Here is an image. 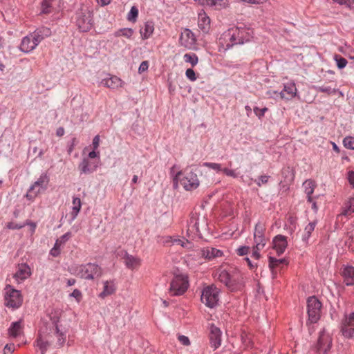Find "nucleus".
<instances>
[{
    "mask_svg": "<svg viewBox=\"0 0 354 354\" xmlns=\"http://www.w3.org/2000/svg\"><path fill=\"white\" fill-rule=\"evenodd\" d=\"M218 279L231 291L241 290L244 284L243 274L237 268L230 267L228 270H221Z\"/></svg>",
    "mask_w": 354,
    "mask_h": 354,
    "instance_id": "f257e3e1",
    "label": "nucleus"
},
{
    "mask_svg": "<svg viewBox=\"0 0 354 354\" xmlns=\"http://www.w3.org/2000/svg\"><path fill=\"white\" fill-rule=\"evenodd\" d=\"M203 165L205 167L214 169L216 171H223V169H222L221 164L216 163V162H205L203 164Z\"/></svg>",
    "mask_w": 354,
    "mask_h": 354,
    "instance_id": "de8ad7c7",
    "label": "nucleus"
},
{
    "mask_svg": "<svg viewBox=\"0 0 354 354\" xmlns=\"http://www.w3.org/2000/svg\"><path fill=\"white\" fill-rule=\"evenodd\" d=\"M209 339L210 346L214 349H217L221 345L222 332L221 329L214 324L209 325Z\"/></svg>",
    "mask_w": 354,
    "mask_h": 354,
    "instance_id": "4468645a",
    "label": "nucleus"
},
{
    "mask_svg": "<svg viewBox=\"0 0 354 354\" xmlns=\"http://www.w3.org/2000/svg\"><path fill=\"white\" fill-rule=\"evenodd\" d=\"M266 226L264 223L259 221L254 227V241L256 248L258 250H262L266 244V239L265 237Z\"/></svg>",
    "mask_w": 354,
    "mask_h": 354,
    "instance_id": "ddd939ff",
    "label": "nucleus"
},
{
    "mask_svg": "<svg viewBox=\"0 0 354 354\" xmlns=\"http://www.w3.org/2000/svg\"><path fill=\"white\" fill-rule=\"evenodd\" d=\"M149 68V62L148 61H143L141 62L139 68H138V73L140 74L147 71Z\"/></svg>",
    "mask_w": 354,
    "mask_h": 354,
    "instance_id": "13d9d810",
    "label": "nucleus"
},
{
    "mask_svg": "<svg viewBox=\"0 0 354 354\" xmlns=\"http://www.w3.org/2000/svg\"><path fill=\"white\" fill-rule=\"evenodd\" d=\"M261 250H258L256 248V245L253 247V252L252 254V257H254L255 259H259L260 258V252Z\"/></svg>",
    "mask_w": 354,
    "mask_h": 354,
    "instance_id": "774afa93",
    "label": "nucleus"
},
{
    "mask_svg": "<svg viewBox=\"0 0 354 354\" xmlns=\"http://www.w3.org/2000/svg\"><path fill=\"white\" fill-rule=\"evenodd\" d=\"M183 59L185 62L189 63L192 66H195L198 62V56L193 53L185 54Z\"/></svg>",
    "mask_w": 354,
    "mask_h": 354,
    "instance_id": "a19ab883",
    "label": "nucleus"
},
{
    "mask_svg": "<svg viewBox=\"0 0 354 354\" xmlns=\"http://www.w3.org/2000/svg\"><path fill=\"white\" fill-rule=\"evenodd\" d=\"M51 2L52 0H43L41 3V13L48 14L51 12Z\"/></svg>",
    "mask_w": 354,
    "mask_h": 354,
    "instance_id": "37998d69",
    "label": "nucleus"
},
{
    "mask_svg": "<svg viewBox=\"0 0 354 354\" xmlns=\"http://www.w3.org/2000/svg\"><path fill=\"white\" fill-rule=\"evenodd\" d=\"M303 185L304 187V192H305L306 194L307 195L308 202H312L313 198H312L311 195L313 193L315 187V183L311 180H307L304 183Z\"/></svg>",
    "mask_w": 354,
    "mask_h": 354,
    "instance_id": "f704fd0d",
    "label": "nucleus"
},
{
    "mask_svg": "<svg viewBox=\"0 0 354 354\" xmlns=\"http://www.w3.org/2000/svg\"><path fill=\"white\" fill-rule=\"evenodd\" d=\"M179 42L186 48L192 49L196 44V38L190 30L185 29L180 35Z\"/></svg>",
    "mask_w": 354,
    "mask_h": 354,
    "instance_id": "dca6fc26",
    "label": "nucleus"
},
{
    "mask_svg": "<svg viewBox=\"0 0 354 354\" xmlns=\"http://www.w3.org/2000/svg\"><path fill=\"white\" fill-rule=\"evenodd\" d=\"M48 182L49 178L48 176L45 174H41L37 180L30 187L26 197L28 200L32 201L41 192L46 189Z\"/></svg>",
    "mask_w": 354,
    "mask_h": 354,
    "instance_id": "6e6552de",
    "label": "nucleus"
},
{
    "mask_svg": "<svg viewBox=\"0 0 354 354\" xmlns=\"http://www.w3.org/2000/svg\"><path fill=\"white\" fill-rule=\"evenodd\" d=\"M297 88L295 84H289L284 86V88L279 93L282 99L291 100L296 95Z\"/></svg>",
    "mask_w": 354,
    "mask_h": 354,
    "instance_id": "c85d7f7f",
    "label": "nucleus"
},
{
    "mask_svg": "<svg viewBox=\"0 0 354 354\" xmlns=\"http://www.w3.org/2000/svg\"><path fill=\"white\" fill-rule=\"evenodd\" d=\"M23 227H24V224H17V223H10L8 225V227L10 229H12V230H19V229L22 228Z\"/></svg>",
    "mask_w": 354,
    "mask_h": 354,
    "instance_id": "69168bd1",
    "label": "nucleus"
},
{
    "mask_svg": "<svg viewBox=\"0 0 354 354\" xmlns=\"http://www.w3.org/2000/svg\"><path fill=\"white\" fill-rule=\"evenodd\" d=\"M181 173L180 184L186 191L196 189L200 185L197 174L191 168H187Z\"/></svg>",
    "mask_w": 354,
    "mask_h": 354,
    "instance_id": "7ed1b4c3",
    "label": "nucleus"
},
{
    "mask_svg": "<svg viewBox=\"0 0 354 354\" xmlns=\"http://www.w3.org/2000/svg\"><path fill=\"white\" fill-rule=\"evenodd\" d=\"M219 48L226 51L235 45H239L236 39V35L233 30L230 28L224 32L218 39Z\"/></svg>",
    "mask_w": 354,
    "mask_h": 354,
    "instance_id": "9b49d317",
    "label": "nucleus"
},
{
    "mask_svg": "<svg viewBox=\"0 0 354 354\" xmlns=\"http://www.w3.org/2000/svg\"><path fill=\"white\" fill-rule=\"evenodd\" d=\"M232 28L236 35V39L239 44H243L245 42L250 41V39L252 37L253 32L248 28L244 26Z\"/></svg>",
    "mask_w": 354,
    "mask_h": 354,
    "instance_id": "f3484780",
    "label": "nucleus"
},
{
    "mask_svg": "<svg viewBox=\"0 0 354 354\" xmlns=\"http://www.w3.org/2000/svg\"><path fill=\"white\" fill-rule=\"evenodd\" d=\"M185 75L187 79H189V80H191L192 82L196 80V79H197L194 71L192 68H188L186 70Z\"/></svg>",
    "mask_w": 354,
    "mask_h": 354,
    "instance_id": "3c124183",
    "label": "nucleus"
},
{
    "mask_svg": "<svg viewBox=\"0 0 354 354\" xmlns=\"http://www.w3.org/2000/svg\"><path fill=\"white\" fill-rule=\"evenodd\" d=\"M343 144L346 149L354 150V137L347 136L344 138Z\"/></svg>",
    "mask_w": 354,
    "mask_h": 354,
    "instance_id": "a18cd8bd",
    "label": "nucleus"
},
{
    "mask_svg": "<svg viewBox=\"0 0 354 354\" xmlns=\"http://www.w3.org/2000/svg\"><path fill=\"white\" fill-rule=\"evenodd\" d=\"M51 33L52 32L50 28L45 26L39 27L37 28L33 32H32L35 37V41H37L38 44L45 38L50 37Z\"/></svg>",
    "mask_w": 354,
    "mask_h": 354,
    "instance_id": "b1692460",
    "label": "nucleus"
},
{
    "mask_svg": "<svg viewBox=\"0 0 354 354\" xmlns=\"http://www.w3.org/2000/svg\"><path fill=\"white\" fill-rule=\"evenodd\" d=\"M273 248L278 255L282 254L288 245L287 237L283 235H277L272 241Z\"/></svg>",
    "mask_w": 354,
    "mask_h": 354,
    "instance_id": "aec40b11",
    "label": "nucleus"
},
{
    "mask_svg": "<svg viewBox=\"0 0 354 354\" xmlns=\"http://www.w3.org/2000/svg\"><path fill=\"white\" fill-rule=\"evenodd\" d=\"M201 254L205 259L212 260L216 257H221L223 252L214 248L207 247L201 250Z\"/></svg>",
    "mask_w": 354,
    "mask_h": 354,
    "instance_id": "bb28decb",
    "label": "nucleus"
},
{
    "mask_svg": "<svg viewBox=\"0 0 354 354\" xmlns=\"http://www.w3.org/2000/svg\"><path fill=\"white\" fill-rule=\"evenodd\" d=\"M138 16V9L136 6H132L130 11L127 15V19L129 21L135 22L137 20Z\"/></svg>",
    "mask_w": 354,
    "mask_h": 354,
    "instance_id": "79ce46f5",
    "label": "nucleus"
},
{
    "mask_svg": "<svg viewBox=\"0 0 354 354\" xmlns=\"http://www.w3.org/2000/svg\"><path fill=\"white\" fill-rule=\"evenodd\" d=\"M123 259L126 267L129 269L133 270L140 266V259L131 255L127 252H125Z\"/></svg>",
    "mask_w": 354,
    "mask_h": 354,
    "instance_id": "a878e982",
    "label": "nucleus"
},
{
    "mask_svg": "<svg viewBox=\"0 0 354 354\" xmlns=\"http://www.w3.org/2000/svg\"><path fill=\"white\" fill-rule=\"evenodd\" d=\"M5 293V305L8 308H18L22 304L23 299L19 290L7 285Z\"/></svg>",
    "mask_w": 354,
    "mask_h": 354,
    "instance_id": "0eeeda50",
    "label": "nucleus"
},
{
    "mask_svg": "<svg viewBox=\"0 0 354 354\" xmlns=\"http://www.w3.org/2000/svg\"><path fill=\"white\" fill-rule=\"evenodd\" d=\"M62 311L59 309L53 310L49 314L50 323L47 326L48 328H54V333H57L58 337V344L60 345L64 340V335L62 333V326L59 325Z\"/></svg>",
    "mask_w": 354,
    "mask_h": 354,
    "instance_id": "9d476101",
    "label": "nucleus"
},
{
    "mask_svg": "<svg viewBox=\"0 0 354 354\" xmlns=\"http://www.w3.org/2000/svg\"><path fill=\"white\" fill-rule=\"evenodd\" d=\"M76 24L81 31L87 32L90 30L93 26L91 12L87 9L78 10L76 12Z\"/></svg>",
    "mask_w": 354,
    "mask_h": 354,
    "instance_id": "1a4fd4ad",
    "label": "nucleus"
},
{
    "mask_svg": "<svg viewBox=\"0 0 354 354\" xmlns=\"http://www.w3.org/2000/svg\"><path fill=\"white\" fill-rule=\"evenodd\" d=\"M189 287V281L186 275L176 274L172 279L170 288L169 294L171 296H180L183 295Z\"/></svg>",
    "mask_w": 354,
    "mask_h": 354,
    "instance_id": "20e7f679",
    "label": "nucleus"
},
{
    "mask_svg": "<svg viewBox=\"0 0 354 354\" xmlns=\"http://www.w3.org/2000/svg\"><path fill=\"white\" fill-rule=\"evenodd\" d=\"M314 89L317 92L326 93L328 95L335 94L338 91L335 87L327 85L314 86Z\"/></svg>",
    "mask_w": 354,
    "mask_h": 354,
    "instance_id": "4c0bfd02",
    "label": "nucleus"
},
{
    "mask_svg": "<svg viewBox=\"0 0 354 354\" xmlns=\"http://www.w3.org/2000/svg\"><path fill=\"white\" fill-rule=\"evenodd\" d=\"M26 225H29L30 226V230L31 234L35 233L36 227H37L36 223H34V222H32L31 221H29V220H27L24 223V226H26Z\"/></svg>",
    "mask_w": 354,
    "mask_h": 354,
    "instance_id": "e2e57ef3",
    "label": "nucleus"
},
{
    "mask_svg": "<svg viewBox=\"0 0 354 354\" xmlns=\"http://www.w3.org/2000/svg\"><path fill=\"white\" fill-rule=\"evenodd\" d=\"M341 331L342 335L347 337L351 338L354 335V313L349 315L348 317H346L342 321Z\"/></svg>",
    "mask_w": 354,
    "mask_h": 354,
    "instance_id": "2eb2a0df",
    "label": "nucleus"
},
{
    "mask_svg": "<svg viewBox=\"0 0 354 354\" xmlns=\"http://www.w3.org/2000/svg\"><path fill=\"white\" fill-rule=\"evenodd\" d=\"M181 173L177 172L173 176V187L174 189H177L178 187V182L180 183Z\"/></svg>",
    "mask_w": 354,
    "mask_h": 354,
    "instance_id": "603ef678",
    "label": "nucleus"
},
{
    "mask_svg": "<svg viewBox=\"0 0 354 354\" xmlns=\"http://www.w3.org/2000/svg\"><path fill=\"white\" fill-rule=\"evenodd\" d=\"M8 333L12 337H19L23 333L22 321L12 322L8 329Z\"/></svg>",
    "mask_w": 354,
    "mask_h": 354,
    "instance_id": "2f4dec72",
    "label": "nucleus"
},
{
    "mask_svg": "<svg viewBox=\"0 0 354 354\" xmlns=\"http://www.w3.org/2000/svg\"><path fill=\"white\" fill-rule=\"evenodd\" d=\"M35 346H37L41 354H45L47 350L50 348H54V344L53 341V335L46 334L44 330H42L37 336Z\"/></svg>",
    "mask_w": 354,
    "mask_h": 354,
    "instance_id": "f8f14e48",
    "label": "nucleus"
},
{
    "mask_svg": "<svg viewBox=\"0 0 354 354\" xmlns=\"http://www.w3.org/2000/svg\"><path fill=\"white\" fill-rule=\"evenodd\" d=\"M223 172L227 176H230L234 178L238 177V174L236 173L234 170L230 169L228 168H223Z\"/></svg>",
    "mask_w": 354,
    "mask_h": 354,
    "instance_id": "bf43d9fd",
    "label": "nucleus"
},
{
    "mask_svg": "<svg viewBox=\"0 0 354 354\" xmlns=\"http://www.w3.org/2000/svg\"><path fill=\"white\" fill-rule=\"evenodd\" d=\"M178 243L179 244H180V245L185 248H187V249H192L194 246L193 243L190 241H189L188 240H185V241H183V240H178L177 241Z\"/></svg>",
    "mask_w": 354,
    "mask_h": 354,
    "instance_id": "5fc2aeb1",
    "label": "nucleus"
},
{
    "mask_svg": "<svg viewBox=\"0 0 354 354\" xmlns=\"http://www.w3.org/2000/svg\"><path fill=\"white\" fill-rule=\"evenodd\" d=\"M332 339L328 333L324 330L320 332L317 341V350L326 353L331 347Z\"/></svg>",
    "mask_w": 354,
    "mask_h": 354,
    "instance_id": "a211bd4d",
    "label": "nucleus"
},
{
    "mask_svg": "<svg viewBox=\"0 0 354 354\" xmlns=\"http://www.w3.org/2000/svg\"><path fill=\"white\" fill-rule=\"evenodd\" d=\"M73 274L85 280H95L102 276L103 269L95 263H87L77 266Z\"/></svg>",
    "mask_w": 354,
    "mask_h": 354,
    "instance_id": "f03ea898",
    "label": "nucleus"
},
{
    "mask_svg": "<svg viewBox=\"0 0 354 354\" xmlns=\"http://www.w3.org/2000/svg\"><path fill=\"white\" fill-rule=\"evenodd\" d=\"M102 85L111 89H118L122 87L123 81L115 75L104 78L101 82Z\"/></svg>",
    "mask_w": 354,
    "mask_h": 354,
    "instance_id": "412c9836",
    "label": "nucleus"
},
{
    "mask_svg": "<svg viewBox=\"0 0 354 354\" xmlns=\"http://www.w3.org/2000/svg\"><path fill=\"white\" fill-rule=\"evenodd\" d=\"M45 332H46V334H51V335H53V341L54 348H59L62 347L64 345V344H65V342L66 341V332L64 330V328H62V333L64 335V340L62 343V344H60V345L58 344V342H57L58 341V337H57V333H54V328H48V327L46 326Z\"/></svg>",
    "mask_w": 354,
    "mask_h": 354,
    "instance_id": "473e14b6",
    "label": "nucleus"
},
{
    "mask_svg": "<svg viewBox=\"0 0 354 354\" xmlns=\"http://www.w3.org/2000/svg\"><path fill=\"white\" fill-rule=\"evenodd\" d=\"M15 351V344H6L3 348V354H12Z\"/></svg>",
    "mask_w": 354,
    "mask_h": 354,
    "instance_id": "052dcab7",
    "label": "nucleus"
},
{
    "mask_svg": "<svg viewBox=\"0 0 354 354\" xmlns=\"http://www.w3.org/2000/svg\"><path fill=\"white\" fill-rule=\"evenodd\" d=\"M317 223L315 221L309 223L304 229V234L302 236L304 241H307L311 236L312 232L314 231Z\"/></svg>",
    "mask_w": 354,
    "mask_h": 354,
    "instance_id": "58836bf2",
    "label": "nucleus"
},
{
    "mask_svg": "<svg viewBox=\"0 0 354 354\" xmlns=\"http://www.w3.org/2000/svg\"><path fill=\"white\" fill-rule=\"evenodd\" d=\"M344 282L346 286L354 284V267L352 266H344L341 272Z\"/></svg>",
    "mask_w": 354,
    "mask_h": 354,
    "instance_id": "5701e85b",
    "label": "nucleus"
},
{
    "mask_svg": "<svg viewBox=\"0 0 354 354\" xmlns=\"http://www.w3.org/2000/svg\"><path fill=\"white\" fill-rule=\"evenodd\" d=\"M267 111H268V108H266V107H264V108H262V109H259V108L256 106V107L254 108V112L255 115L259 119H261L264 116V115H265V113H266V112Z\"/></svg>",
    "mask_w": 354,
    "mask_h": 354,
    "instance_id": "8fccbe9b",
    "label": "nucleus"
},
{
    "mask_svg": "<svg viewBox=\"0 0 354 354\" xmlns=\"http://www.w3.org/2000/svg\"><path fill=\"white\" fill-rule=\"evenodd\" d=\"M178 339L184 346H189L190 344V341H189L188 337H187L185 335H179L178 336Z\"/></svg>",
    "mask_w": 354,
    "mask_h": 354,
    "instance_id": "4d7b16f0",
    "label": "nucleus"
},
{
    "mask_svg": "<svg viewBox=\"0 0 354 354\" xmlns=\"http://www.w3.org/2000/svg\"><path fill=\"white\" fill-rule=\"evenodd\" d=\"M97 165L91 162L88 158H84L79 165L81 174H91L96 170Z\"/></svg>",
    "mask_w": 354,
    "mask_h": 354,
    "instance_id": "cd10ccee",
    "label": "nucleus"
},
{
    "mask_svg": "<svg viewBox=\"0 0 354 354\" xmlns=\"http://www.w3.org/2000/svg\"><path fill=\"white\" fill-rule=\"evenodd\" d=\"M30 267L26 263H22L19 266L17 272L14 274V278L18 283H21L30 277Z\"/></svg>",
    "mask_w": 354,
    "mask_h": 354,
    "instance_id": "4be33fe9",
    "label": "nucleus"
},
{
    "mask_svg": "<svg viewBox=\"0 0 354 354\" xmlns=\"http://www.w3.org/2000/svg\"><path fill=\"white\" fill-rule=\"evenodd\" d=\"M73 207L71 212V221H74L77 216L82 207L81 200L79 197L73 198Z\"/></svg>",
    "mask_w": 354,
    "mask_h": 354,
    "instance_id": "c9c22d12",
    "label": "nucleus"
},
{
    "mask_svg": "<svg viewBox=\"0 0 354 354\" xmlns=\"http://www.w3.org/2000/svg\"><path fill=\"white\" fill-rule=\"evenodd\" d=\"M250 247L241 246L236 250V252L239 256H244L249 252Z\"/></svg>",
    "mask_w": 354,
    "mask_h": 354,
    "instance_id": "6e6d98bb",
    "label": "nucleus"
},
{
    "mask_svg": "<svg viewBox=\"0 0 354 354\" xmlns=\"http://www.w3.org/2000/svg\"><path fill=\"white\" fill-rule=\"evenodd\" d=\"M334 2L339 3V5H344L351 6L353 3V0H333Z\"/></svg>",
    "mask_w": 354,
    "mask_h": 354,
    "instance_id": "0e129e2a",
    "label": "nucleus"
},
{
    "mask_svg": "<svg viewBox=\"0 0 354 354\" xmlns=\"http://www.w3.org/2000/svg\"><path fill=\"white\" fill-rule=\"evenodd\" d=\"M283 264H288V261L286 259H278L272 257H269V268L273 275L276 274L275 269Z\"/></svg>",
    "mask_w": 354,
    "mask_h": 354,
    "instance_id": "72a5a7b5",
    "label": "nucleus"
},
{
    "mask_svg": "<svg viewBox=\"0 0 354 354\" xmlns=\"http://www.w3.org/2000/svg\"><path fill=\"white\" fill-rule=\"evenodd\" d=\"M103 290L98 295L100 298L104 299L105 297L115 293L116 290V286L113 280L105 281L103 282Z\"/></svg>",
    "mask_w": 354,
    "mask_h": 354,
    "instance_id": "393cba45",
    "label": "nucleus"
},
{
    "mask_svg": "<svg viewBox=\"0 0 354 354\" xmlns=\"http://www.w3.org/2000/svg\"><path fill=\"white\" fill-rule=\"evenodd\" d=\"M133 32H134V31L132 28H120L118 30L115 31L114 32V36L115 37L122 36V37L129 39L133 35Z\"/></svg>",
    "mask_w": 354,
    "mask_h": 354,
    "instance_id": "ea45409f",
    "label": "nucleus"
},
{
    "mask_svg": "<svg viewBox=\"0 0 354 354\" xmlns=\"http://www.w3.org/2000/svg\"><path fill=\"white\" fill-rule=\"evenodd\" d=\"M198 26L203 32H207L210 28V19L206 13L198 14Z\"/></svg>",
    "mask_w": 354,
    "mask_h": 354,
    "instance_id": "c756f323",
    "label": "nucleus"
},
{
    "mask_svg": "<svg viewBox=\"0 0 354 354\" xmlns=\"http://www.w3.org/2000/svg\"><path fill=\"white\" fill-rule=\"evenodd\" d=\"M348 180L350 185L354 188V171H349L348 172Z\"/></svg>",
    "mask_w": 354,
    "mask_h": 354,
    "instance_id": "338daca9",
    "label": "nucleus"
},
{
    "mask_svg": "<svg viewBox=\"0 0 354 354\" xmlns=\"http://www.w3.org/2000/svg\"><path fill=\"white\" fill-rule=\"evenodd\" d=\"M219 300V290L214 285L206 286L201 294V301L209 308L215 307Z\"/></svg>",
    "mask_w": 354,
    "mask_h": 354,
    "instance_id": "39448f33",
    "label": "nucleus"
},
{
    "mask_svg": "<svg viewBox=\"0 0 354 354\" xmlns=\"http://www.w3.org/2000/svg\"><path fill=\"white\" fill-rule=\"evenodd\" d=\"M72 236V234L71 232H68L63 234L62 236H60L59 239L57 240L61 243L62 245L64 244L66 241H68Z\"/></svg>",
    "mask_w": 354,
    "mask_h": 354,
    "instance_id": "864d4df0",
    "label": "nucleus"
},
{
    "mask_svg": "<svg viewBox=\"0 0 354 354\" xmlns=\"http://www.w3.org/2000/svg\"><path fill=\"white\" fill-rule=\"evenodd\" d=\"M354 213V197L351 198L349 201L345 204L342 214L346 216H351Z\"/></svg>",
    "mask_w": 354,
    "mask_h": 354,
    "instance_id": "e433bc0d",
    "label": "nucleus"
},
{
    "mask_svg": "<svg viewBox=\"0 0 354 354\" xmlns=\"http://www.w3.org/2000/svg\"><path fill=\"white\" fill-rule=\"evenodd\" d=\"M269 178L270 176L262 175L257 179L254 180V182L259 187H261L262 185L266 184L268 182Z\"/></svg>",
    "mask_w": 354,
    "mask_h": 354,
    "instance_id": "09e8293b",
    "label": "nucleus"
},
{
    "mask_svg": "<svg viewBox=\"0 0 354 354\" xmlns=\"http://www.w3.org/2000/svg\"><path fill=\"white\" fill-rule=\"evenodd\" d=\"M70 296L75 298L78 302L82 299V292L78 289H75L70 295Z\"/></svg>",
    "mask_w": 354,
    "mask_h": 354,
    "instance_id": "680f3d73",
    "label": "nucleus"
},
{
    "mask_svg": "<svg viewBox=\"0 0 354 354\" xmlns=\"http://www.w3.org/2000/svg\"><path fill=\"white\" fill-rule=\"evenodd\" d=\"M187 232H196V233L199 232L198 224L196 220H195L194 218L190 219V222L188 224Z\"/></svg>",
    "mask_w": 354,
    "mask_h": 354,
    "instance_id": "49530a36",
    "label": "nucleus"
},
{
    "mask_svg": "<svg viewBox=\"0 0 354 354\" xmlns=\"http://www.w3.org/2000/svg\"><path fill=\"white\" fill-rule=\"evenodd\" d=\"M154 30V24L153 21H148L140 28V33L142 39H147L150 37Z\"/></svg>",
    "mask_w": 354,
    "mask_h": 354,
    "instance_id": "7c9ffc66",
    "label": "nucleus"
},
{
    "mask_svg": "<svg viewBox=\"0 0 354 354\" xmlns=\"http://www.w3.org/2000/svg\"><path fill=\"white\" fill-rule=\"evenodd\" d=\"M37 46L38 43L35 41L34 36L30 33L22 39L19 49L22 52L28 53L32 51Z\"/></svg>",
    "mask_w": 354,
    "mask_h": 354,
    "instance_id": "6ab92c4d",
    "label": "nucleus"
},
{
    "mask_svg": "<svg viewBox=\"0 0 354 354\" xmlns=\"http://www.w3.org/2000/svg\"><path fill=\"white\" fill-rule=\"evenodd\" d=\"M322 306V303L316 297L312 296L308 298L307 313L308 315V322L310 323H317L319 320Z\"/></svg>",
    "mask_w": 354,
    "mask_h": 354,
    "instance_id": "423d86ee",
    "label": "nucleus"
},
{
    "mask_svg": "<svg viewBox=\"0 0 354 354\" xmlns=\"http://www.w3.org/2000/svg\"><path fill=\"white\" fill-rule=\"evenodd\" d=\"M334 59L337 63L338 68L342 69L346 67L347 64V60L339 55H335Z\"/></svg>",
    "mask_w": 354,
    "mask_h": 354,
    "instance_id": "c03bdc74",
    "label": "nucleus"
}]
</instances>
